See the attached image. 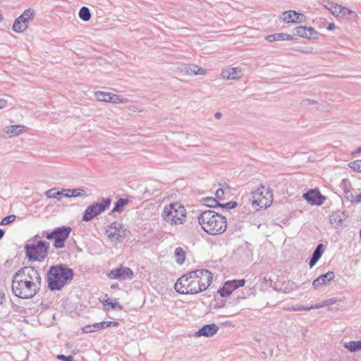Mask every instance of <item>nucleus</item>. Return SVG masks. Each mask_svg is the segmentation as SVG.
Returning a JSON list of instances; mask_svg holds the SVG:
<instances>
[{
  "label": "nucleus",
  "mask_w": 361,
  "mask_h": 361,
  "mask_svg": "<svg viewBox=\"0 0 361 361\" xmlns=\"http://www.w3.org/2000/svg\"><path fill=\"white\" fill-rule=\"evenodd\" d=\"M283 40H293V36L289 35V34L283 33Z\"/></svg>",
  "instance_id": "51"
},
{
  "label": "nucleus",
  "mask_w": 361,
  "mask_h": 361,
  "mask_svg": "<svg viewBox=\"0 0 361 361\" xmlns=\"http://www.w3.org/2000/svg\"><path fill=\"white\" fill-rule=\"evenodd\" d=\"M16 274L19 276V277L22 278L25 281H27L29 283L32 284L34 288H36V290L39 291L42 283V279L37 269H35L32 267H25L19 269Z\"/></svg>",
  "instance_id": "9"
},
{
  "label": "nucleus",
  "mask_w": 361,
  "mask_h": 361,
  "mask_svg": "<svg viewBox=\"0 0 361 361\" xmlns=\"http://www.w3.org/2000/svg\"><path fill=\"white\" fill-rule=\"evenodd\" d=\"M326 23V20H321L319 23V27L321 28L322 27H324L325 26V24Z\"/></svg>",
  "instance_id": "55"
},
{
  "label": "nucleus",
  "mask_w": 361,
  "mask_h": 361,
  "mask_svg": "<svg viewBox=\"0 0 361 361\" xmlns=\"http://www.w3.org/2000/svg\"><path fill=\"white\" fill-rule=\"evenodd\" d=\"M118 325V323L117 322H112V321L102 322L96 323V324H93V328H94L97 331L99 329H106L111 326H116Z\"/></svg>",
  "instance_id": "31"
},
{
  "label": "nucleus",
  "mask_w": 361,
  "mask_h": 361,
  "mask_svg": "<svg viewBox=\"0 0 361 361\" xmlns=\"http://www.w3.org/2000/svg\"><path fill=\"white\" fill-rule=\"evenodd\" d=\"M357 194H353L352 192H350V190H345V197L349 200L350 202H351L352 203H357Z\"/></svg>",
  "instance_id": "40"
},
{
  "label": "nucleus",
  "mask_w": 361,
  "mask_h": 361,
  "mask_svg": "<svg viewBox=\"0 0 361 361\" xmlns=\"http://www.w3.org/2000/svg\"><path fill=\"white\" fill-rule=\"evenodd\" d=\"M346 217L347 216L341 211L334 212L329 217V223L337 228Z\"/></svg>",
  "instance_id": "18"
},
{
  "label": "nucleus",
  "mask_w": 361,
  "mask_h": 361,
  "mask_svg": "<svg viewBox=\"0 0 361 361\" xmlns=\"http://www.w3.org/2000/svg\"><path fill=\"white\" fill-rule=\"evenodd\" d=\"M221 76L226 80H239L243 76L242 69L240 67L227 68L222 71Z\"/></svg>",
  "instance_id": "14"
},
{
  "label": "nucleus",
  "mask_w": 361,
  "mask_h": 361,
  "mask_svg": "<svg viewBox=\"0 0 361 361\" xmlns=\"http://www.w3.org/2000/svg\"><path fill=\"white\" fill-rule=\"evenodd\" d=\"M245 283V281L244 279L228 281L224 283V286L218 290V293L223 298L228 296L235 289L243 287Z\"/></svg>",
  "instance_id": "11"
},
{
  "label": "nucleus",
  "mask_w": 361,
  "mask_h": 361,
  "mask_svg": "<svg viewBox=\"0 0 361 361\" xmlns=\"http://www.w3.org/2000/svg\"><path fill=\"white\" fill-rule=\"evenodd\" d=\"M27 27L28 26L26 25V23L22 22L19 18H17L15 20L12 29L16 32L21 33L26 30Z\"/></svg>",
  "instance_id": "26"
},
{
  "label": "nucleus",
  "mask_w": 361,
  "mask_h": 361,
  "mask_svg": "<svg viewBox=\"0 0 361 361\" xmlns=\"http://www.w3.org/2000/svg\"><path fill=\"white\" fill-rule=\"evenodd\" d=\"M78 16L81 20L85 22L89 21L92 16L90 9L86 6H82L80 9Z\"/></svg>",
  "instance_id": "32"
},
{
  "label": "nucleus",
  "mask_w": 361,
  "mask_h": 361,
  "mask_svg": "<svg viewBox=\"0 0 361 361\" xmlns=\"http://www.w3.org/2000/svg\"><path fill=\"white\" fill-rule=\"evenodd\" d=\"M56 359L62 361H75L72 355L66 356L62 354L56 355Z\"/></svg>",
  "instance_id": "46"
},
{
  "label": "nucleus",
  "mask_w": 361,
  "mask_h": 361,
  "mask_svg": "<svg viewBox=\"0 0 361 361\" xmlns=\"http://www.w3.org/2000/svg\"><path fill=\"white\" fill-rule=\"evenodd\" d=\"M66 197H78L86 196L85 190L82 188L66 189Z\"/></svg>",
  "instance_id": "25"
},
{
  "label": "nucleus",
  "mask_w": 361,
  "mask_h": 361,
  "mask_svg": "<svg viewBox=\"0 0 361 361\" xmlns=\"http://www.w3.org/2000/svg\"><path fill=\"white\" fill-rule=\"evenodd\" d=\"M316 284H317L316 279H314V280L312 281V285L314 286H316Z\"/></svg>",
  "instance_id": "59"
},
{
  "label": "nucleus",
  "mask_w": 361,
  "mask_h": 361,
  "mask_svg": "<svg viewBox=\"0 0 361 361\" xmlns=\"http://www.w3.org/2000/svg\"><path fill=\"white\" fill-rule=\"evenodd\" d=\"M343 346L350 352H355L361 350V341L345 342Z\"/></svg>",
  "instance_id": "29"
},
{
  "label": "nucleus",
  "mask_w": 361,
  "mask_h": 361,
  "mask_svg": "<svg viewBox=\"0 0 361 361\" xmlns=\"http://www.w3.org/2000/svg\"><path fill=\"white\" fill-rule=\"evenodd\" d=\"M288 311H303V310H310L316 309V305H310V306H303V305H295L290 306L283 308Z\"/></svg>",
  "instance_id": "34"
},
{
  "label": "nucleus",
  "mask_w": 361,
  "mask_h": 361,
  "mask_svg": "<svg viewBox=\"0 0 361 361\" xmlns=\"http://www.w3.org/2000/svg\"><path fill=\"white\" fill-rule=\"evenodd\" d=\"M64 191H66V189H63L61 191H56V188H51L50 190H47L44 192V195L47 198H57V200L60 201L62 197H66L65 194H66V192Z\"/></svg>",
  "instance_id": "20"
},
{
  "label": "nucleus",
  "mask_w": 361,
  "mask_h": 361,
  "mask_svg": "<svg viewBox=\"0 0 361 361\" xmlns=\"http://www.w3.org/2000/svg\"><path fill=\"white\" fill-rule=\"evenodd\" d=\"M283 33H276V34L267 35L265 37V39L269 42H275V41H283Z\"/></svg>",
  "instance_id": "39"
},
{
  "label": "nucleus",
  "mask_w": 361,
  "mask_h": 361,
  "mask_svg": "<svg viewBox=\"0 0 361 361\" xmlns=\"http://www.w3.org/2000/svg\"><path fill=\"white\" fill-rule=\"evenodd\" d=\"M360 237H361V228H360Z\"/></svg>",
  "instance_id": "62"
},
{
  "label": "nucleus",
  "mask_w": 361,
  "mask_h": 361,
  "mask_svg": "<svg viewBox=\"0 0 361 361\" xmlns=\"http://www.w3.org/2000/svg\"><path fill=\"white\" fill-rule=\"evenodd\" d=\"M357 152H361V147L357 149Z\"/></svg>",
  "instance_id": "60"
},
{
  "label": "nucleus",
  "mask_w": 361,
  "mask_h": 361,
  "mask_svg": "<svg viewBox=\"0 0 361 361\" xmlns=\"http://www.w3.org/2000/svg\"><path fill=\"white\" fill-rule=\"evenodd\" d=\"M273 194L269 189L262 186L252 192L251 197L249 200L252 202L254 209H266L269 207L272 202Z\"/></svg>",
  "instance_id": "6"
},
{
  "label": "nucleus",
  "mask_w": 361,
  "mask_h": 361,
  "mask_svg": "<svg viewBox=\"0 0 361 361\" xmlns=\"http://www.w3.org/2000/svg\"><path fill=\"white\" fill-rule=\"evenodd\" d=\"M203 204L208 207L215 208L219 207V201L214 197H206L202 200Z\"/></svg>",
  "instance_id": "35"
},
{
  "label": "nucleus",
  "mask_w": 361,
  "mask_h": 361,
  "mask_svg": "<svg viewBox=\"0 0 361 361\" xmlns=\"http://www.w3.org/2000/svg\"><path fill=\"white\" fill-rule=\"evenodd\" d=\"M302 197L312 205H316V188L310 189L304 193Z\"/></svg>",
  "instance_id": "27"
},
{
  "label": "nucleus",
  "mask_w": 361,
  "mask_h": 361,
  "mask_svg": "<svg viewBox=\"0 0 361 361\" xmlns=\"http://www.w3.org/2000/svg\"><path fill=\"white\" fill-rule=\"evenodd\" d=\"M83 331L85 333H91V332H94L96 331L95 329L93 328V325H87V326H85L83 329H82Z\"/></svg>",
  "instance_id": "50"
},
{
  "label": "nucleus",
  "mask_w": 361,
  "mask_h": 361,
  "mask_svg": "<svg viewBox=\"0 0 361 361\" xmlns=\"http://www.w3.org/2000/svg\"><path fill=\"white\" fill-rule=\"evenodd\" d=\"M321 4H322L326 9H328L330 12L333 10L334 6H335L336 4L328 1H323Z\"/></svg>",
  "instance_id": "48"
},
{
  "label": "nucleus",
  "mask_w": 361,
  "mask_h": 361,
  "mask_svg": "<svg viewBox=\"0 0 361 361\" xmlns=\"http://www.w3.org/2000/svg\"><path fill=\"white\" fill-rule=\"evenodd\" d=\"M16 215L13 214V215L7 216L1 220V221L0 222V225H1V226L8 225L11 223L13 222L16 220Z\"/></svg>",
  "instance_id": "41"
},
{
  "label": "nucleus",
  "mask_w": 361,
  "mask_h": 361,
  "mask_svg": "<svg viewBox=\"0 0 361 361\" xmlns=\"http://www.w3.org/2000/svg\"><path fill=\"white\" fill-rule=\"evenodd\" d=\"M49 243L44 240H39L37 244H26L25 246V255L30 261H42L48 255Z\"/></svg>",
  "instance_id": "7"
},
{
  "label": "nucleus",
  "mask_w": 361,
  "mask_h": 361,
  "mask_svg": "<svg viewBox=\"0 0 361 361\" xmlns=\"http://www.w3.org/2000/svg\"><path fill=\"white\" fill-rule=\"evenodd\" d=\"M181 71L188 75H205L207 71L195 64H185Z\"/></svg>",
  "instance_id": "16"
},
{
  "label": "nucleus",
  "mask_w": 361,
  "mask_h": 361,
  "mask_svg": "<svg viewBox=\"0 0 361 361\" xmlns=\"http://www.w3.org/2000/svg\"><path fill=\"white\" fill-rule=\"evenodd\" d=\"M335 274L334 271H328L326 274H322L317 277V284L326 285L327 283L334 279Z\"/></svg>",
  "instance_id": "22"
},
{
  "label": "nucleus",
  "mask_w": 361,
  "mask_h": 361,
  "mask_svg": "<svg viewBox=\"0 0 361 361\" xmlns=\"http://www.w3.org/2000/svg\"><path fill=\"white\" fill-rule=\"evenodd\" d=\"M24 128L25 127L20 125L11 126L6 128V133L8 137H12L21 134Z\"/></svg>",
  "instance_id": "21"
},
{
  "label": "nucleus",
  "mask_w": 361,
  "mask_h": 361,
  "mask_svg": "<svg viewBox=\"0 0 361 361\" xmlns=\"http://www.w3.org/2000/svg\"><path fill=\"white\" fill-rule=\"evenodd\" d=\"M116 225H117V223L116 222H114L111 224V228H114L115 229V231L114 232H108V237L111 239V240H114V239H116L118 240H121V238L123 237L124 234L123 233L124 231L121 232L120 230H118L117 229V227H116Z\"/></svg>",
  "instance_id": "23"
},
{
  "label": "nucleus",
  "mask_w": 361,
  "mask_h": 361,
  "mask_svg": "<svg viewBox=\"0 0 361 361\" xmlns=\"http://www.w3.org/2000/svg\"><path fill=\"white\" fill-rule=\"evenodd\" d=\"M3 20L2 16L0 14V21Z\"/></svg>",
  "instance_id": "61"
},
{
  "label": "nucleus",
  "mask_w": 361,
  "mask_h": 361,
  "mask_svg": "<svg viewBox=\"0 0 361 361\" xmlns=\"http://www.w3.org/2000/svg\"><path fill=\"white\" fill-rule=\"evenodd\" d=\"M11 289L16 297L22 299H30L39 292L32 283H29L16 274L13 276Z\"/></svg>",
  "instance_id": "5"
},
{
  "label": "nucleus",
  "mask_w": 361,
  "mask_h": 361,
  "mask_svg": "<svg viewBox=\"0 0 361 361\" xmlns=\"http://www.w3.org/2000/svg\"><path fill=\"white\" fill-rule=\"evenodd\" d=\"M129 202L128 199L120 198L116 202L114 209L111 210L112 213L121 212L122 208Z\"/></svg>",
  "instance_id": "30"
},
{
  "label": "nucleus",
  "mask_w": 361,
  "mask_h": 361,
  "mask_svg": "<svg viewBox=\"0 0 361 361\" xmlns=\"http://www.w3.org/2000/svg\"><path fill=\"white\" fill-rule=\"evenodd\" d=\"M133 276L134 274L133 271L130 268L126 267L116 268L107 274V276L109 279L118 280H125L126 279H131Z\"/></svg>",
  "instance_id": "12"
},
{
  "label": "nucleus",
  "mask_w": 361,
  "mask_h": 361,
  "mask_svg": "<svg viewBox=\"0 0 361 361\" xmlns=\"http://www.w3.org/2000/svg\"><path fill=\"white\" fill-rule=\"evenodd\" d=\"M94 95H95L97 100H98L99 102H109V101H110L111 93H109V92H96L94 93Z\"/></svg>",
  "instance_id": "36"
},
{
  "label": "nucleus",
  "mask_w": 361,
  "mask_h": 361,
  "mask_svg": "<svg viewBox=\"0 0 361 361\" xmlns=\"http://www.w3.org/2000/svg\"><path fill=\"white\" fill-rule=\"evenodd\" d=\"M310 267L312 268L314 264H316V250H314L312 254V257L310 260Z\"/></svg>",
  "instance_id": "49"
},
{
  "label": "nucleus",
  "mask_w": 361,
  "mask_h": 361,
  "mask_svg": "<svg viewBox=\"0 0 361 361\" xmlns=\"http://www.w3.org/2000/svg\"><path fill=\"white\" fill-rule=\"evenodd\" d=\"M336 28V26L334 23H329L326 27V29L329 31H332Z\"/></svg>",
  "instance_id": "52"
},
{
  "label": "nucleus",
  "mask_w": 361,
  "mask_h": 361,
  "mask_svg": "<svg viewBox=\"0 0 361 361\" xmlns=\"http://www.w3.org/2000/svg\"><path fill=\"white\" fill-rule=\"evenodd\" d=\"M225 192H224V190L222 189V188H219L218 190H216V192H215V196H216V199L218 200H224L225 199Z\"/></svg>",
  "instance_id": "45"
},
{
  "label": "nucleus",
  "mask_w": 361,
  "mask_h": 361,
  "mask_svg": "<svg viewBox=\"0 0 361 361\" xmlns=\"http://www.w3.org/2000/svg\"><path fill=\"white\" fill-rule=\"evenodd\" d=\"M111 202L110 197L101 199V202H94L89 205L84 212L82 221H90L95 216L101 214L106 209H109Z\"/></svg>",
  "instance_id": "8"
},
{
  "label": "nucleus",
  "mask_w": 361,
  "mask_h": 361,
  "mask_svg": "<svg viewBox=\"0 0 361 361\" xmlns=\"http://www.w3.org/2000/svg\"><path fill=\"white\" fill-rule=\"evenodd\" d=\"M174 255L178 264H182L185 262V255L184 250L181 247H178L175 250Z\"/></svg>",
  "instance_id": "33"
},
{
  "label": "nucleus",
  "mask_w": 361,
  "mask_h": 361,
  "mask_svg": "<svg viewBox=\"0 0 361 361\" xmlns=\"http://www.w3.org/2000/svg\"><path fill=\"white\" fill-rule=\"evenodd\" d=\"M73 276V270L66 265H53L47 272L48 288L51 290H61L71 282Z\"/></svg>",
  "instance_id": "2"
},
{
  "label": "nucleus",
  "mask_w": 361,
  "mask_h": 361,
  "mask_svg": "<svg viewBox=\"0 0 361 361\" xmlns=\"http://www.w3.org/2000/svg\"><path fill=\"white\" fill-rule=\"evenodd\" d=\"M104 305L105 306L109 305V307H107L108 310L109 307L112 310L116 309L120 311L123 310V306L119 304L118 299H117V298H114V299L108 298L107 300H105Z\"/></svg>",
  "instance_id": "28"
},
{
  "label": "nucleus",
  "mask_w": 361,
  "mask_h": 361,
  "mask_svg": "<svg viewBox=\"0 0 361 361\" xmlns=\"http://www.w3.org/2000/svg\"><path fill=\"white\" fill-rule=\"evenodd\" d=\"M198 221L202 229L210 235L222 233L227 228L226 217L210 209L202 212L198 216Z\"/></svg>",
  "instance_id": "3"
},
{
  "label": "nucleus",
  "mask_w": 361,
  "mask_h": 361,
  "mask_svg": "<svg viewBox=\"0 0 361 361\" xmlns=\"http://www.w3.org/2000/svg\"><path fill=\"white\" fill-rule=\"evenodd\" d=\"M236 206H237V202H234V201H231V202L225 203V204L219 203V207L226 209H233Z\"/></svg>",
  "instance_id": "43"
},
{
  "label": "nucleus",
  "mask_w": 361,
  "mask_h": 361,
  "mask_svg": "<svg viewBox=\"0 0 361 361\" xmlns=\"http://www.w3.org/2000/svg\"><path fill=\"white\" fill-rule=\"evenodd\" d=\"M324 246L323 244L317 245V261L322 257V255L324 252Z\"/></svg>",
  "instance_id": "47"
},
{
  "label": "nucleus",
  "mask_w": 361,
  "mask_h": 361,
  "mask_svg": "<svg viewBox=\"0 0 361 361\" xmlns=\"http://www.w3.org/2000/svg\"><path fill=\"white\" fill-rule=\"evenodd\" d=\"M5 298V295L3 292L0 290V305L3 303V300Z\"/></svg>",
  "instance_id": "54"
},
{
  "label": "nucleus",
  "mask_w": 361,
  "mask_h": 361,
  "mask_svg": "<svg viewBox=\"0 0 361 361\" xmlns=\"http://www.w3.org/2000/svg\"><path fill=\"white\" fill-rule=\"evenodd\" d=\"M5 232L3 229L0 228V240L3 238Z\"/></svg>",
  "instance_id": "57"
},
{
  "label": "nucleus",
  "mask_w": 361,
  "mask_h": 361,
  "mask_svg": "<svg viewBox=\"0 0 361 361\" xmlns=\"http://www.w3.org/2000/svg\"><path fill=\"white\" fill-rule=\"evenodd\" d=\"M279 19L285 23H299L305 19V16L295 11H287L280 16Z\"/></svg>",
  "instance_id": "13"
},
{
  "label": "nucleus",
  "mask_w": 361,
  "mask_h": 361,
  "mask_svg": "<svg viewBox=\"0 0 361 361\" xmlns=\"http://www.w3.org/2000/svg\"><path fill=\"white\" fill-rule=\"evenodd\" d=\"M162 217L171 224H182L185 221L186 210L180 203L172 202L165 206Z\"/></svg>",
  "instance_id": "4"
},
{
  "label": "nucleus",
  "mask_w": 361,
  "mask_h": 361,
  "mask_svg": "<svg viewBox=\"0 0 361 361\" xmlns=\"http://www.w3.org/2000/svg\"><path fill=\"white\" fill-rule=\"evenodd\" d=\"M214 117L219 119L221 117V114L220 112H216L214 114Z\"/></svg>",
  "instance_id": "56"
},
{
  "label": "nucleus",
  "mask_w": 361,
  "mask_h": 361,
  "mask_svg": "<svg viewBox=\"0 0 361 361\" xmlns=\"http://www.w3.org/2000/svg\"><path fill=\"white\" fill-rule=\"evenodd\" d=\"M7 102L4 99H0V109L6 107Z\"/></svg>",
  "instance_id": "53"
},
{
  "label": "nucleus",
  "mask_w": 361,
  "mask_h": 361,
  "mask_svg": "<svg viewBox=\"0 0 361 361\" xmlns=\"http://www.w3.org/2000/svg\"><path fill=\"white\" fill-rule=\"evenodd\" d=\"M71 232L69 226L58 227L54 229L51 233L46 234V238L49 240H54V246L56 249L63 248L65 246V241L68 239Z\"/></svg>",
  "instance_id": "10"
},
{
  "label": "nucleus",
  "mask_w": 361,
  "mask_h": 361,
  "mask_svg": "<svg viewBox=\"0 0 361 361\" xmlns=\"http://www.w3.org/2000/svg\"><path fill=\"white\" fill-rule=\"evenodd\" d=\"M348 166L353 170L361 173V160H355L354 161H351L349 163Z\"/></svg>",
  "instance_id": "42"
},
{
  "label": "nucleus",
  "mask_w": 361,
  "mask_h": 361,
  "mask_svg": "<svg viewBox=\"0 0 361 361\" xmlns=\"http://www.w3.org/2000/svg\"><path fill=\"white\" fill-rule=\"evenodd\" d=\"M35 15V11L32 8H28L25 10L18 18L22 22L26 23V25L28 26L30 21L34 18Z\"/></svg>",
  "instance_id": "24"
},
{
  "label": "nucleus",
  "mask_w": 361,
  "mask_h": 361,
  "mask_svg": "<svg viewBox=\"0 0 361 361\" xmlns=\"http://www.w3.org/2000/svg\"><path fill=\"white\" fill-rule=\"evenodd\" d=\"M314 33V30L312 27L299 26L294 29L293 34L301 37L310 39Z\"/></svg>",
  "instance_id": "19"
},
{
  "label": "nucleus",
  "mask_w": 361,
  "mask_h": 361,
  "mask_svg": "<svg viewBox=\"0 0 361 361\" xmlns=\"http://www.w3.org/2000/svg\"><path fill=\"white\" fill-rule=\"evenodd\" d=\"M338 18H348V16L354 13L352 10L339 4H335L331 12Z\"/></svg>",
  "instance_id": "17"
},
{
  "label": "nucleus",
  "mask_w": 361,
  "mask_h": 361,
  "mask_svg": "<svg viewBox=\"0 0 361 361\" xmlns=\"http://www.w3.org/2000/svg\"><path fill=\"white\" fill-rule=\"evenodd\" d=\"M218 330L219 327L215 324H206L202 326L197 331H196L195 333V336L196 337H211L216 334Z\"/></svg>",
  "instance_id": "15"
},
{
  "label": "nucleus",
  "mask_w": 361,
  "mask_h": 361,
  "mask_svg": "<svg viewBox=\"0 0 361 361\" xmlns=\"http://www.w3.org/2000/svg\"><path fill=\"white\" fill-rule=\"evenodd\" d=\"M127 101L128 100L126 98H123L119 95L111 93L109 102H111L114 104H119V103L124 104V103H126Z\"/></svg>",
  "instance_id": "38"
},
{
  "label": "nucleus",
  "mask_w": 361,
  "mask_h": 361,
  "mask_svg": "<svg viewBox=\"0 0 361 361\" xmlns=\"http://www.w3.org/2000/svg\"><path fill=\"white\" fill-rule=\"evenodd\" d=\"M212 281V274L209 270L196 269L180 277L174 288L180 294H196L205 290Z\"/></svg>",
  "instance_id": "1"
},
{
  "label": "nucleus",
  "mask_w": 361,
  "mask_h": 361,
  "mask_svg": "<svg viewBox=\"0 0 361 361\" xmlns=\"http://www.w3.org/2000/svg\"><path fill=\"white\" fill-rule=\"evenodd\" d=\"M357 203L361 202V193L357 194Z\"/></svg>",
  "instance_id": "58"
},
{
  "label": "nucleus",
  "mask_w": 361,
  "mask_h": 361,
  "mask_svg": "<svg viewBox=\"0 0 361 361\" xmlns=\"http://www.w3.org/2000/svg\"><path fill=\"white\" fill-rule=\"evenodd\" d=\"M327 197L321 194L319 190L317 189V206H320L324 203V201L326 200Z\"/></svg>",
  "instance_id": "44"
},
{
  "label": "nucleus",
  "mask_w": 361,
  "mask_h": 361,
  "mask_svg": "<svg viewBox=\"0 0 361 361\" xmlns=\"http://www.w3.org/2000/svg\"><path fill=\"white\" fill-rule=\"evenodd\" d=\"M337 302V299L336 298H331L326 300L322 301L319 303H317V309L324 307L326 306H330L335 304Z\"/></svg>",
  "instance_id": "37"
}]
</instances>
